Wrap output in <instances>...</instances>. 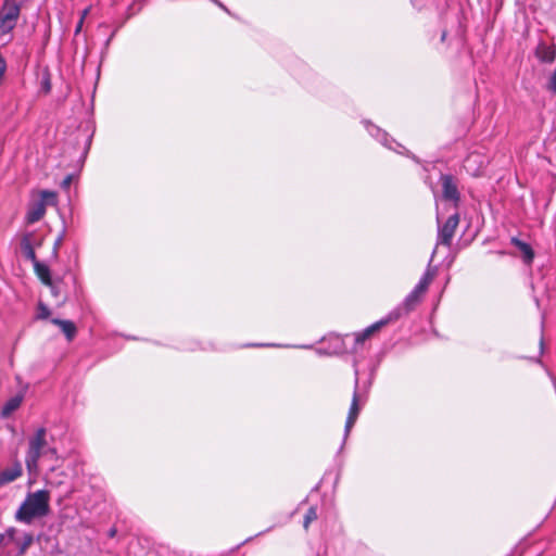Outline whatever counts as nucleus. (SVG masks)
<instances>
[{"instance_id":"nucleus-1","label":"nucleus","mask_w":556,"mask_h":556,"mask_svg":"<svg viewBox=\"0 0 556 556\" xmlns=\"http://www.w3.org/2000/svg\"><path fill=\"white\" fill-rule=\"evenodd\" d=\"M49 511V493L38 490L27 495L15 514L16 520L30 523L35 518L43 517Z\"/></svg>"},{"instance_id":"nucleus-2","label":"nucleus","mask_w":556,"mask_h":556,"mask_svg":"<svg viewBox=\"0 0 556 556\" xmlns=\"http://www.w3.org/2000/svg\"><path fill=\"white\" fill-rule=\"evenodd\" d=\"M33 535L13 527L0 533V556L23 555L33 543Z\"/></svg>"},{"instance_id":"nucleus-3","label":"nucleus","mask_w":556,"mask_h":556,"mask_svg":"<svg viewBox=\"0 0 556 556\" xmlns=\"http://www.w3.org/2000/svg\"><path fill=\"white\" fill-rule=\"evenodd\" d=\"M21 5L16 0H4L0 9V36L10 34L16 26Z\"/></svg>"},{"instance_id":"nucleus-4","label":"nucleus","mask_w":556,"mask_h":556,"mask_svg":"<svg viewBox=\"0 0 556 556\" xmlns=\"http://www.w3.org/2000/svg\"><path fill=\"white\" fill-rule=\"evenodd\" d=\"M46 444V429L39 428L35 435L29 439V446L25 457L26 467L29 472L37 468L38 460L41 456V450Z\"/></svg>"},{"instance_id":"nucleus-5","label":"nucleus","mask_w":556,"mask_h":556,"mask_svg":"<svg viewBox=\"0 0 556 556\" xmlns=\"http://www.w3.org/2000/svg\"><path fill=\"white\" fill-rule=\"evenodd\" d=\"M459 214L456 212L452 214L444 224H441L439 215L437 216L438 236L437 244L451 247L455 231L459 225Z\"/></svg>"},{"instance_id":"nucleus-6","label":"nucleus","mask_w":556,"mask_h":556,"mask_svg":"<svg viewBox=\"0 0 556 556\" xmlns=\"http://www.w3.org/2000/svg\"><path fill=\"white\" fill-rule=\"evenodd\" d=\"M403 308L396 307L391 311L387 317L376 321L371 326L364 329L362 332L355 336V343H363L365 340L370 338L376 331L380 330L383 326L388 325L391 321L397 320L402 316Z\"/></svg>"},{"instance_id":"nucleus-7","label":"nucleus","mask_w":556,"mask_h":556,"mask_svg":"<svg viewBox=\"0 0 556 556\" xmlns=\"http://www.w3.org/2000/svg\"><path fill=\"white\" fill-rule=\"evenodd\" d=\"M403 308L396 307L391 311L387 317L376 321L371 326L364 329L362 332L355 336V343H363L365 340L370 338L376 331L380 330L383 326L388 325L391 321L397 320L402 316Z\"/></svg>"},{"instance_id":"nucleus-8","label":"nucleus","mask_w":556,"mask_h":556,"mask_svg":"<svg viewBox=\"0 0 556 556\" xmlns=\"http://www.w3.org/2000/svg\"><path fill=\"white\" fill-rule=\"evenodd\" d=\"M403 308L396 307L391 311L387 317L376 321L371 326L364 329L362 332L355 336V343H363L365 340L370 338L376 331L380 330L383 326L388 325L391 321L397 320L402 316Z\"/></svg>"},{"instance_id":"nucleus-9","label":"nucleus","mask_w":556,"mask_h":556,"mask_svg":"<svg viewBox=\"0 0 556 556\" xmlns=\"http://www.w3.org/2000/svg\"><path fill=\"white\" fill-rule=\"evenodd\" d=\"M403 308L396 307L391 311L387 317L376 321L371 326L364 329L362 332L355 336V343H363L365 340L370 338L376 331L380 330L383 326L388 325L391 321L397 320L402 316Z\"/></svg>"},{"instance_id":"nucleus-10","label":"nucleus","mask_w":556,"mask_h":556,"mask_svg":"<svg viewBox=\"0 0 556 556\" xmlns=\"http://www.w3.org/2000/svg\"><path fill=\"white\" fill-rule=\"evenodd\" d=\"M442 185V197L446 201H452L455 207L458 206L460 194L455 178L450 174H442L440 177Z\"/></svg>"},{"instance_id":"nucleus-11","label":"nucleus","mask_w":556,"mask_h":556,"mask_svg":"<svg viewBox=\"0 0 556 556\" xmlns=\"http://www.w3.org/2000/svg\"><path fill=\"white\" fill-rule=\"evenodd\" d=\"M357 386H358V378L356 377L355 379V390L353 392V397H352V403H351V406H350V409H349V414H348V417H346V421H345V426H344V438H343V442H345V440L348 439L353 426L355 425L356 420H357V417L359 415V412H361V407H359V395H358V392H357Z\"/></svg>"},{"instance_id":"nucleus-12","label":"nucleus","mask_w":556,"mask_h":556,"mask_svg":"<svg viewBox=\"0 0 556 556\" xmlns=\"http://www.w3.org/2000/svg\"><path fill=\"white\" fill-rule=\"evenodd\" d=\"M535 56L545 64H549L555 60L556 46L540 42L535 49Z\"/></svg>"},{"instance_id":"nucleus-13","label":"nucleus","mask_w":556,"mask_h":556,"mask_svg":"<svg viewBox=\"0 0 556 556\" xmlns=\"http://www.w3.org/2000/svg\"><path fill=\"white\" fill-rule=\"evenodd\" d=\"M22 473L23 469L21 463L14 462L11 467H8L0 472V485L15 481L22 476Z\"/></svg>"},{"instance_id":"nucleus-14","label":"nucleus","mask_w":556,"mask_h":556,"mask_svg":"<svg viewBox=\"0 0 556 556\" xmlns=\"http://www.w3.org/2000/svg\"><path fill=\"white\" fill-rule=\"evenodd\" d=\"M33 233L27 232L21 239V251L24 257L33 263V265L38 262L34 245L31 242Z\"/></svg>"},{"instance_id":"nucleus-15","label":"nucleus","mask_w":556,"mask_h":556,"mask_svg":"<svg viewBox=\"0 0 556 556\" xmlns=\"http://www.w3.org/2000/svg\"><path fill=\"white\" fill-rule=\"evenodd\" d=\"M51 323L60 327V329L66 337L67 341H72L75 338L77 333V328L72 320L52 318Z\"/></svg>"},{"instance_id":"nucleus-16","label":"nucleus","mask_w":556,"mask_h":556,"mask_svg":"<svg viewBox=\"0 0 556 556\" xmlns=\"http://www.w3.org/2000/svg\"><path fill=\"white\" fill-rule=\"evenodd\" d=\"M511 244L519 249L522 253V258L526 264H531L534 258V251L531 245L517 237H513L510 240Z\"/></svg>"},{"instance_id":"nucleus-17","label":"nucleus","mask_w":556,"mask_h":556,"mask_svg":"<svg viewBox=\"0 0 556 556\" xmlns=\"http://www.w3.org/2000/svg\"><path fill=\"white\" fill-rule=\"evenodd\" d=\"M24 400L23 393L15 394L14 396L10 397L1 409V417L8 418L12 415L13 412H15L22 404Z\"/></svg>"},{"instance_id":"nucleus-18","label":"nucleus","mask_w":556,"mask_h":556,"mask_svg":"<svg viewBox=\"0 0 556 556\" xmlns=\"http://www.w3.org/2000/svg\"><path fill=\"white\" fill-rule=\"evenodd\" d=\"M435 274H437V268L431 267L429 265L428 268L426 269L425 274L420 278L419 282L415 286L414 290H416V292L424 294L427 291L430 283L432 282V280L434 279Z\"/></svg>"},{"instance_id":"nucleus-19","label":"nucleus","mask_w":556,"mask_h":556,"mask_svg":"<svg viewBox=\"0 0 556 556\" xmlns=\"http://www.w3.org/2000/svg\"><path fill=\"white\" fill-rule=\"evenodd\" d=\"M33 266H34V270H35L37 277L39 278V280L45 286H51L53 279L51 277V271H50L49 266L39 261L36 262Z\"/></svg>"},{"instance_id":"nucleus-20","label":"nucleus","mask_w":556,"mask_h":556,"mask_svg":"<svg viewBox=\"0 0 556 556\" xmlns=\"http://www.w3.org/2000/svg\"><path fill=\"white\" fill-rule=\"evenodd\" d=\"M62 286L63 280L61 279L52 280V285L48 286L51 290L52 295L56 299H60V304H64L71 298L70 292L64 290Z\"/></svg>"},{"instance_id":"nucleus-21","label":"nucleus","mask_w":556,"mask_h":556,"mask_svg":"<svg viewBox=\"0 0 556 556\" xmlns=\"http://www.w3.org/2000/svg\"><path fill=\"white\" fill-rule=\"evenodd\" d=\"M46 213L45 203H40L39 201L34 203L26 215V220L28 224H34L40 220Z\"/></svg>"},{"instance_id":"nucleus-22","label":"nucleus","mask_w":556,"mask_h":556,"mask_svg":"<svg viewBox=\"0 0 556 556\" xmlns=\"http://www.w3.org/2000/svg\"><path fill=\"white\" fill-rule=\"evenodd\" d=\"M420 296H421V293L416 292V290H414V289L408 293V295L405 298L403 304L400 306L401 308H403L402 316L404 314L409 313L412 309L415 308V306L417 305V303L420 300Z\"/></svg>"},{"instance_id":"nucleus-23","label":"nucleus","mask_w":556,"mask_h":556,"mask_svg":"<svg viewBox=\"0 0 556 556\" xmlns=\"http://www.w3.org/2000/svg\"><path fill=\"white\" fill-rule=\"evenodd\" d=\"M368 131L371 136L376 137L378 140H380L382 143L387 144V132L381 130L379 127L372 125L370 122L365 123Z\"/></svg>"},{"instance_id":"nucleus-24","label":"nucleus","mask_w":556,"mask_h":556,"mask_svg":"<svg viewBox=\"0 0 556 556\" xmlns=\"http://www.w3.org/2000/svg\"><path fill=\"white\" fill-rule=\"evenodd\" d=\"M41 200L40 203H45V207L47 205H55L56 204V193L51 190H42L40 192Z\"/></svg>"},{"instance_id":"nucleus-25","label":"nucleus","mask_w":556,"mask_h":556,"mask_svg":"<svg viewBox=\"0 0 556 556\" xmlns=\"http://www.w3.org/2000/svg\"><path fill=\"white\" fill-rule=\"evenodd\" d=\"M316 519H317V508L312 506L307 509L306 514L304 515V520H303L304 529L307 530L309 525Z\"/></svg>"},{"instance_id":"nucleus-26","label":"nucleus","mask_w":556,"mask_h":556,"mask_svg":"<svg viewBox=\"0 0 556 556\" xmlns=\"http://www.w3.org/2000/svg\"><path fill=\"white\" fill-rule=\"evenodd\" d=\"M40 91L48 94L51 91V76L49 72H45L40 81Z\"/></svg>"},{"instance_id":"nucleus-27","label":"nucleus","mask_w":556,"mask_h":556,"mask_svg":"<svg viewBox=\"0 0 556 556\" xmlns=\"http://www.w3.org/2000/svg\"><path fill=\"white\" fill-rule=\"evenodd\" d=\"M64 230L59 235V237L55 239L54 241V244H53V250H52V257L53 258H58V255H59V249L60 247L62 245L63 243V240H64Z\"/></svg>"},{"instance_id":"nucleus-28","label":"nucleus","mask_w":556,"mask_h":556,"mask_svg":"<svg viewBox=\"0 0 556 556\" xmlns=\"http://www.w3.org/2000/svg\"><path fill=\"white\" fill-rule=\"evenodd\" d=\"M38 309H39L38 318L46 319L50 316V309L42 303L39 304Z\"/></svg>"},{"instance_id":"nucleus-29","label":"nucleus","mask_w":556,"mask_h":556,"mask_svg":"<svg viewBox=\"0 0 556 556\" xmlns=\"http://www.w3.org/2000/svg\"><path fill=\"white\" fill-rule=\"evenodd\" d=\"M547 89L553 93H556V72H554V74L552 75L547 85Z\"/></svg>"},{"instance_id":"nucleus-30","label":"nucleus","mask_w":556,"mask_h":556,"mask_svg":"<svg viewBox=\"0 0 556 556\" xmlns=\"http://www.w3.org/2000/svg\"><path fill=\"white\" fill-rule=\"evenodd\" d=\"M72 180H73V176L72 175H67L61 182V187L63 189H68L71 184H72Z\"/></svg>"},{"instance_id":"nucleus-31","label":"nucleus","mask_w":556,"mask_h":556,"mask_svg":"<svg viewBox=\"0 0 556 556\" xmlns=\"http://www.w3.org/2000/svg\"><path fill=\"white\" fill-rule=\"evenodd\" d=\"M72 281H73V286H74V295L78 296L79 287L77 286V280L74 276L72 277Z\"/></svg>"},{"instance_id":"nucleus-32","label":"nucleus","mask_w":556,"mask_h":556,"mask_svg":"<svg viewBox=\"0 0 556 556\" xmlns=\"http://www.w3.org/2000/svg\"><path fill=\"white\" fill-rule=\"evenodd\" d=\"M83 22H84V16L80 17V20H79V22H78V24L76 26V30H75L76 34L80 31L81 26H83Z\"/></svg>"},{"instance_id":"nucleus-33","label":"nucleus","mask_w":556,"mask_h":556,"mask_svg":"<svg viewBox=\"0 0 556 556\" xmlns=\"http://www.w3.org/2000/svg\"><path fill=\"white\" fill-rule=\"evenodd\" d=\"M213 2L216 3L223 10H225L226 12H228L227 8L222 2H219L218 0H213Z\"/></svg>"},{"instance_id":"nucleus-34","label":"nucleus","mask_w":556,"mask_h":556,"mask_svg":"<svg viewBox=\"0 0 556 556\" xmlns=\"http://www.w3.org/2000/svg\"><path fill=\"white\" fill-rule=\"evenodd\" d=\"M115 533H116V530L115 529H111L110 532H109V535L111 538H113L115 535Z\"/></svg>"},{"instance_id":"nucleus-35","label":"nucleus","mask_w":556,"mask_h":556,"mask_svg":"<svg viewBox=\"0 0 556 556\" xmlns=\"http://www.w3.org/2000/svg\"><path fill=\"white\" fill-rule=\"evenodd\" d=\"M445 36H446V33H445V31H443V33H442V36H441V40H442V41L445 39Z\"/></svg>"}]
</instances>
